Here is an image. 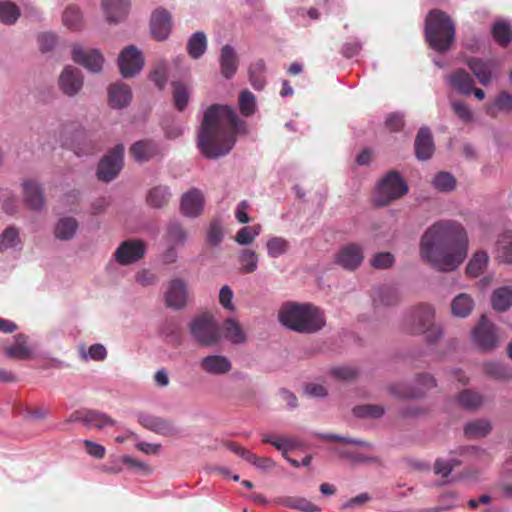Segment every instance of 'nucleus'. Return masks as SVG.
I'll return each instance as SVG.
<instances>
[{
  "mask_svg": "<svg viewBox=\"0 0 512 512\" xmlns=\"http://www.w3.org/2000/svg\"><path fill=\"white\" fill-rule=\"evenodd\" d=\"M63 23L71 30H79L83 26V19L80 10L76 6H68L63 13Z\"/></svg>",
  "mask_w": 512,
  "mask_h": 512,
  "instance_id": "obj_46",
  "label": "nucleus"
},
{
  "mask_svg": "<svg viewBox=\"0 0 512 512\" xmlns=\"http://www.w3.org/2000/svg\"><path fill=\"white\" fill-rule=\"evenodd\" d=\"M452 109L454 113L465 123H469L473 120V113L469 107L462 103L454 101L452 102Z\"/></svg>",
  "mask_w": 512,
  "mask_h": 512,
  "instance_id": "obj_63",
  "label": "nucleus"
},
{
  "mask_svg": "<svg viewBox=\"0 0 512 512\" xmlns=\"http://www.w3.org/2000/svg\"><path fill=\"white\" fill-rule=\"evenodd\" d=\"M434 314L430 305L420 304L405 315L403 329L412 335L425 334L430 343L437 342L443 333L441 327L434 324Z\"/></svg>",
  "mask_w": 512,
  "mask_h": 512,
  "instance_id": "obj_5",
  "label": "nucleus"
},
{
  "mask_svg": "<svg viewBox=\"0 0 512 512\" xmlns=\"http://www.w3.org/2000/svg\"><path fill=\"white\" fill-rule=\"evenodd\" d=\"M512 306V287L504 286L492 294V307L498 312H505Z\"/></svg>",
  "mask_w": 512,
  "mask_h": 512,
  "instance_id": "obj_32",
  "label": "nucleus"
},
{
  "mask_svg": "<svg viewBox=\"0 0 512 512\" xmlns=\"http://www.w3.org/2000/svg\"><path fill=\"white\" fill-rule=\"evenodd\" d=\"M256 99L252 92L244 90L239 95V108L243 115L250 116L256 110Z\"/></svg>",
  "mask_w": 512,
  "mask_h": 512,
  "instance_id": "obj_51",
  "label": "nucleus"
},
{
  "mask_svg": "<svg viewBox=\"0 0 512 512\" xmlns=\"http://www.w3.org/2000/svg\"><path fill=\"white\" fill-rule=\"evenodd\" d=\"M69 421L83 422L88 427L103 429L105 426H113L115 421L104 413L94 410L75 412L69 417Z\"/></svg>",
  "mask_w": 512,
  "mask_h": 512,
  "instance_id": "obj_18",
  "label": "nucleus"
},
{
  "mask_svg": "<svg viewBox=\"0 0 512 512\" xmlns=\"http://www.w3.org/2000/svg\"><path fill=\"white\" fill-rule=\"evenodd\" d=\"M483 402V395L470 389H465L457 395V403L466 410H476Z\"/></svg>",
  "mask_w": 512,
  "mask_h": 512,
  "instance_id": "obj_34",
  "label": "nucleus"
},
{
  "mask_svg": "<svg viewBox=\"0 0 512 512\" xmlns=\"http://www.w3.org/2000/svg\"><path fill=\"white\" fill-rule=\"evenodd\" d=\"M224 337L234 344H241L246 341V334L240 324L232 318L223 322Z\"/></svg>",
  "mask_w": 512,
  "mask_h": 512,
  "instance_id": "obj_36",
  "label": "nucleus"
},
{
  "mask_svg": "<svg viewBox=\"0 0 512 512\" xmlns=\"http://www.w3.org/2000/svg\"><path fill=\"white\" fill-rule=\"evenodd\" d=\"M236 112L223 105H212L204 113L198 136L201 152L211 159L228 154L243 126Z\"/></svg>",
  "mask_w": 512,
  "mask_h": 512,
  "instance_id": "obj_2",
  "label": "nucleus"
},
{
  "mask_svg": "<svg viewBox=\"0 0 512 512\" xmlns=\"http://www.w3.org/2000/svg\"><path fill=\"white\" fill-rule=\"evenodd\" d=\"M492 36L497 44L506 47L512 39V28L505 22H496L491 29Z\"/></svg>",
  "mask_w": 512,
  "mask_h": 512,
  "instance_id": "obj_43",
  "label": "nucleus"
},
{
  "mask_svg": "<svg viewBox=\"0 0 512 512\" xmlns=\"http://www.w3.org/2000/svg\"><path fill=\"white\" fill-rule=\"evenodd\" d=\"M394 262V256L389 252L376 253L371 259V265L376 269L390 268Z\"/></svg>",
  "mask_w": 512,
  "mask_h": 512,
  "instance_id": "obj_59",
  "label": "nucleus"
},
{
  "mask_svg": "<svg viewBox=\"0 0 512 512\" xmlns=\"http://www.w3.org/2000/svg\"><path fill=\"white\" fill-rule=\"evenodd\" d=\"M247 461L254 465L256 468L268 471L272 469L275 466V462L268 457H258L257 455L253 454L251 452L250 456L248 457Z\"/></svg>",
  "mask_w": 512,
  "mask_h": 512,
  "instance_id": "obj_62",
  "label": "nucleus"
},
{
  "mask_svg": "<svg viewBox=\"0 0 512 512\" xmlns=\"http://www.w3.org/2000/svg\"><path fill=\"white\" fill-rule=\"evenodd\" d=\"M492 430L491 423L486 419H476L468 422L464 427V433L468 438H482Z\"/></svg>",
  "mask_w": 512,
  "mask_h": 512,
  "instance_id": "obj_37",
  "label": "nucleus"
},
{
  "mask_svg": "<svg viewBox=\"0 0 512 512\" xmlns=\"http://www.w3.org/2000/svg\"><path fill=\"white\" fill-rule=\"evenodd\" d=\"M138 422L144 428L162 436L174 437L178 434L177 427L174 422L169 419L141 413L138 416Z\"/></svg>",
  "mask_w": 512,
  "mask_h": 512,
  "instance_id": "obj_13",
  "label": "nucleus"
},
{
  "mask_svg": "<svg viewBox=\"0 0 512 512\" xmlns=\"http://www.w3.org/2000/svg\"><path fill=\"white\" fill-rule=\"evenodd\" d=\"M372 300L375 308H385L396 305L400 300V296L397 288L380 286L373 290Z\"/></svg>",
  "mask_w": 512,
  "mask_h": 512,
  "instance_id": "obj_23",
  "label": "nucleus"
},
{
  "mask_svg": "<svg viewBox=\"0 0 512 512\" xmlns=\"http://www.w3.org/2000/svg\"><path fill=\"white\" fill-rule=\"evenodd\" d=\"M56 43L57 37L53 33H42L38 36V44L42 52L51 51Z\"/></svg>",
  "mask_w": 512,
  "mask_h": 512,
  "instance_id": "obj_64",
  "label": "nucleus"
},
{
  "mask_svg": "<svg viewBox=\"0 0 512 512\" xmlns=\"http://www.w3.org/2000/svg\"><path fill=\"white\" fill-rule=\"evenodd\" d=\"M407 192L408 187L402 176L396 171H390L379 183L374 202L378 206H387Z\"/></svg>",
  "mask_w": 512,
  "mask_h": 512,
  "instance_id": "obj_6",
  "label": "nucleus"
},
{
  "mask_svg": "<svg viewBox=\"0 0 512 512\" xmlns=\"http://www.w3.org/2000/svg\"><path fill=\"white\" fill-rule=\"evenodd\" d=\"M420 256L439 271L455 270L466 258L468 236L457 222L441 220L431 225L422 235Z\"/></svg>",
  "mask_w": 512,
  "mask_h": 512,
  "instance_id": "obj_1",
  "label": "nucleus"
},
{
  "mask_svg": "<svg viewBox=\"0 0 512 512\" xmlns=\"http://www.w3.org/2000/svg\"><path fill=\"white\" fill-rule=\"evenodd\" d=\"M146 248L147 246L142 240H126L115 251V259L121 265L135 263L143 258Z\"/></svg>",
  "mask_w": 512,
  "mask_h": 512,
  "instance_id": "obj_11",
  "label": "nucleus"
},
{
  "mask_svg": "<svg viewBox=\"0 0 512 512\" xmlns=\"http://www.w3.org/2000/svg\"><path fill=\"white\" fill-rule=\"evenodd\" d=\"M132 100V92L128 85L124 83H114L108 88V102L114 109H123L127 107Z\"/></svg>",
  "mask_w": 512,
  "mask_h": 512,
  "instance_id": "obj_19",
  "label": "nucleus"
},
{
  "mask_svg": "<svg viewBox=\"0 0 512 512\" xmlns=\"http://www.w3.org/2000/svg\"><path fill=\"white\" fill-rule=\"evenodd\" d=\"M58 83L65 95L73 97L83 87V76L77 68L66 66L59 76Z\"/></svg>",
  "mask_w": 512,
  "mask_h": 512,
  "instance_id": "obj_14",
  "label": "nucleus"
},
{
  "mask_svg": "<svg viewBox=\"0 0 512 512\" xmlns=\"http://www.w3.org/2000/svg\"><path fill=\"white\" fill-rule=\"evenodd\" d=\"M142 52L134 45L125 47L117 58V64H143Z\"/></svg>",
  "mask_w": 512,
  "mask_h": 512,
  "instance_id": "obj_45",
  "label": "nucleus"
},
{
  "mask_svg": "<svg viewBox=\"0 0 512 512\" xmlns=\"http://www.w3.org/2000/svg\"><path fill=\"white\" fill-rule=\"evenodd\" d=\"M149 78L155 83L159 90H162L167 83V71L165 66H157L150 72Z\"/></svg>",
  "mask_w": 512,
  "mask_h": 512,
  "instance_id": "obj_61",
  "label": "nucleus"
},
{
  "mask_svg": "<svg viewBox=\"0 0 512 512\" xmlns=\"http://www.w3.org/2000/svg\"><path fill=\"white\" fill-rule=\"evenodd\" d=\"M338 454L343 458L351 460L353 463H379V458L376 456H365L351 451H338Z\"/></svg>",
  "mask_w": 512,
  "mask_h": 512,
  "instance_id": "obj_60",
  "label": "nucleus"
},
{
  "mask_svg": "<svg viewBox=\"0 0 512 512\" xmlns=\"http://www.w3.org/2000/svg\"><path fill=\"white\" fill-rule=\"evenodd\" d=\"M200 367L211 375H225L232 369L231 361L223 355H208L202 358Z\"/></svg>",
  "mask_w": 512,
  "mask_h": 512,
  "instance_id": "obj_20",
  "label": "nucleus"
},
{
  "mask_svg": "<svg viewBox=\"0 0 512 512\" xmlns=\"http://www.w3.org/2000/svg\"><path fill=\"white\" fill-rule=\"evenodd\" d=\"M151 32L152 35L158 40L166 39L172 28V19L170 13L163 9H156L151 16Z\"/></svg>",
  "mask_w": 512,
  "mask_h": 512,
  "instance_id": "obj_16",
  "label": "nucleus"
},
{
  "mask_svg": "<svg viewBox=\"0 0 512 512\" xmlns=\"http://www.w3.org/2000/svg\"><path fill=\"white\" fill-rule=\"evenodd\" d=\"M484 372L496 380H508L512 378V370L497 362H487L483 365Z\"/></svg>",
  "mask_w": 512,
  "mask_h": 512,
  "instance_id": "obj_44",
  "label": "nucleus"
},
{
  "mask_svg": "<svg viewBox=\"0 0 512 512\" xmlns=\"http://www.w3.org/2000/svg\"><path fill=\"white\" fill-rule=\"evenodd\" d=\"M190 332L194 340L203 346H213L221 339L217 321L208 314L194 318L190 323Z\"/></svg>",
  "mask_w": 512,
  "mask_h": 512,
  "instance_id": "obj_7",
  "label": "nucleus"
},
{
  "mask_svg": "<svg viewBox=\"0 0 512 512\" xmlns=\"http://www.w3.org/2000/svg\"><path fill=\"white\" fill-rule=\"evenodd\" d=\"M204 207V197L202 192L197 188H192L186 192L181 198V212L187 217L199 216Z\"/></svg>",
  "mask_w": 512,
  "mask_h": 512,
  "instance_id": "obj_17",
  "label": "nucleus"
},
{
  "mask_svg": "<svg viewBox=\"0 0 512 512\" xmlns=\"http://www.w3.org/2000/svg\"><path fill=\"white\" fill-rule=\"evenodd\" d=\"M415 154L419 160H427L434 153V141L431 131L427 127H421L415 139Z\"/></svg>",
  "mask_w": 512,
  "mask_h": 512,
  "instance_id": "obj_21",
  "label": "nucleus"
},
{
  "mask_svg": "<svg viewBox=\"0 0 512 512\" xmlns=\"http://www.w3.org/2000/svg\"><path fill=\"white\" fill-rule=\"evenodd\" d=\"M385 412L381 405L365 404L353 408V413L359 418H379Z\"/></svg>",
  "mask_w": 512,
  "mask_h": 512,
  "instance_id": "obj_49",
  "label": "nucleus"
},
{
  "mask_svg": "<svg viewBox=\"0 0 512 512\" xmlns=\"http://www.w3.org/2000/svg\"><path fill=\"white\" fill-rule=\"evenodd\" d=\"M19 243V232L15 227L6 228L0 236V251L15 247Z\"/></svg>",
  "mask_w": 512,
  "mask_h": 512,
  "instance_id": "obj_52",
  "label": "nucleus"
},
{
  "mask_svg": "<svg viewBox=\"0 0 512 512\" xmlns=\"http://www.w3.org/2000/svg\"><path fill=\"white\" fill-rule=\"evenodd\" d=\"M258 254L250 249H243L238 255L242 273H253L258 267Z\"/></svg>",
  "mask_w": 512,
  "mask_h": 512,
  "instance_id": "obj_42",
  "label": "nucleus"
},
{
  "mask_svg": "<svg viewBox=\"0 0 512 512\" xmlns=\"http://www.w3.org/2000/svg\"><path fill=\"white\" fill-rule=\"evenodd\" d=\"M277 503L287 508L298 509L303 512L319 511L320 508L306 498L297 496H283L277 499Z\"/></svg>",
  "mask_w": 512,
  "mask_h": 512,
  "instance_id": "obj_31",
  "label": "nucleus"
},
{
  "mask_svg": "<svg viewBox=\"0 0 512 512\" xmlns=\"http://www.w3.org/2000/svg\"><path fill=\"white\" fill-rule=\"evenodd\" d=\"M267 252L270 257H279L285 254L289 248V243L286 239L282 237H273L268 240L267 244Z\"/></svg>",
  "mask_w": 512,
  "mask_h": 512,
  "instance_id": "obj_50",
  "label": "nucleus"
},
{
  "mask_svg": "<svg viewBox=\"0 0 512 512\" xmlns=\"http://www.w3.org/2000/svg\"><path fill=\"white\" fill-rule=\"evenodd\" d=\"M424 38L434 51L447 52L455 38V26L452 19L443 11H430L425 18Z\"/></svg>",
  "mask_w": 512,
  "mask_h": 512,
  "instance_id": "obj_4",
  "label": "nucleus"
},
{
  "mask_svg": "<svg viewBox=\"0 0 512 512\" xmlns=\"http://www.w3.org/2000/svg\"><path fill=\"white\" fill-rule=\"evenodd\" d=\"M489 256L485 251L476 252L466 267V273L469 276L477 277L482 274L487 267Z\"/></svg>",
  "mask_w": 512,
  "mask_h": 512,
  "instance_id": "obj_41",
  "label": "nucleus"
},
{
  "mask_svg": "<svg viewBox=\"0 0 512 512\" xmlns=\"http://www.w3.org/2000/svg\"><path fill=\"white\" fill-rule=\"evenodd\" d=\"M159 146L153 140H140L130 147V154L137 162H147L159 154Z\"/></svg>",
  "mask_w": 512,
  "mask_h": 512,
  "instance_id": "obj_22",
  "label": "nucleus"
},
{
  "mask_svg": "<svg viewBox=\"0 0 512 512\" xmlns=\"http://www.w3.org/2000/svg\"><path fill=\"white\" fill-rule=\"evenodd\" d=\"M474 307V301L470 295L461 293L451 303V311L454 316L467 317Z\"/></svg>",
  "mask_w": 512,
  "mask_h": 512,
  "instance_id": "obj_35",
  "label": "nucleus"
},
{
  "mask_svg": "<svg viewBox=\"0 0 512 512\" xmlns=\"http://www.w3.org/2000/svg\"><path fill=\"white\" fill-rule=\"evenodd\" d=\"M472 339L482 351H491L497 346L496 328L485 315L480 318L477 326L472 330Z\"/></svg>",
  "mask_w": 512,
  "mask_h": 512,
  "instance_id": "obj_10",
  "label": "nucleus"
},
{
  "mask_svg": "<svg viewBox=\"0 0 512 512\" xmlns=\"http://www.w3.org/2000/svg\"><path fill=\"white\" fill-rule=\"evenodd\" d=\"M173 100L175 107L182 111L185 109L188 103V92L186 87L181 83H173Z\"/></svg>",
  "mask_w": 512,
  "mask_h": 512,
  "instance_id": "obj_54",
  "label": "nucleus"
},
{
  "mask_svg": "<svg viewBox=\"0 0 512 512\" xmlns=\"http://www.w3.org/2000/svg\"><path fill=\"white\" fill-rule=\"evenodd\" d=\"M103 11L109 22L124 20L129 10V0H101Z\"/></svg>",
  "mask_w": 512,
  "mask_h": 512,
  "instance_id": "obj_24",
  "label": "nucleus"
},
{
  "mask_svg": "<svg viewBox=\"0 0 512 512\" xmlns=\"http://www.w3.org/2000/svg\"><path fill=\"white\" fill-rule=\"evenodd\" d=\"M417 387L405 383L394 384L389 388L392 395L399 398H421L426 390L435 386V379L429 374H420L416 378Z\"/></svg>",
  "mask_w": 512,
  "mask_h": 512,
  "instance_id": "obj_9",
  "label": "nucleus"
},
{
  "mask_svg": "<svg viewBox=\"0 0 512 512\" xmlns=\"http://www.w3.org/2000/svg\"><path fill=\"white\" fill-rule=\"evenodd\" d=\"M223 240V229L218 220H213L207 230V242L211 246H217Z\"/></svg>",
  "mask_w": 512,
  "mask_h": 512,
  "instance_id": "obj_55",
  "label": "nucleus"
},
{
  "mask_svg": "<svg viewBox=\"0 0 512 512\" xmlns=\"http://www.w3.org/2000/svg\"><path fill=\"white\" fill-rule=\"evenodd\" d=\"M330 375L341 381H350L357 377L358 371L348 366L334 367L330 370Z\"/></svg>",
  "mask_w": 512,
  "mask_h": 512,
  "instance_id": "obj_58",
  "label": "nucleus"
},
{
  "mask_svg": "<svg viewBox=\"0 0 512 512\" xmlns=\"http://www.w3.org/2000/svg\"><path fill=\"white\" fill-rule=\"evenodd\" d=\"M450 86L460 94L469 95L472 93L474 80L464 69H458L448 78Z\"/></svg>",
  "mask_w": 512,
  "mask_h": 512,
  "instance_id": "obj_27",
  "label": "nucleus"
},
{
  "mask_svg": "<svg viewBox=\"0 0 512 512\" xmlns=\"http://www.w3.org/2000/svg\"><path fill=\"white\" fill-rule=\"evenodd\" d=\"M280 323L298 333L311 334L325 325L323 312L309 303L286 302L278 314Z\"/></svg>",
  "mask_w": 512,
  "mask_h": 512,
  "instance_id": "obj_3",
  "label": "nucleus"
},
{
  "mask_svg": "<svg viewBox=\"0 0 512 512\" xmlns=\"http://www.w3.org/2000/svg\"><path fill=\"white\" fill-rule=\"evenodd\" d=\"M497 259L505 264H512V234L503 233L497 242Z\"/></svg>",
  "mask_w": 512,
  "mask_h": 512,
  "instance_id": "obj_40",
  "label": "nucleus"
},
{
  "mask_svg": "<svg viewBox=\"0 0 512 512\" xmlns=\"http://www.w3.org/2000/svg\"><path fill=\"white\" fill-rule=\"evenodd\" d=\"M207 38L203 32H195L187 42L188 54L193 59H199L206 51Z\"/></svg>",
  "mask_w": 512,
  "mask_h": 512,
  "instance_id": "obj_39",
  "label": "nucleus"
},
{
  "mask_svg": "<svg viewBox=\"0 0 512 512\" xmlns=\"http://www.w3.org/2000/svg\"><path fill=\"white\" fill-rule=\"evenodd\" d=\"M364 260L363 247L357 243L342 246L335 255V262L346 270L357 269Z\"/></svg>",
  "mask_w": 512,
  "mask_h": 512,
  "instance_id": "obj_12",
  "label": "nucleus"
},
{
  "mask_svg": "<svg viewBox=\"0 0 512 512\" xmlns=\"http://www.w3.org/2000/svg\"><path fill=\"white\" fill-rule=\"evenodd\" d=\"M14 345L5 348L4 353L8 358L24 360L32 357V350L27 346V336L18 334Z\"/></svg>",
  "mask_w": 512,
  "mask_h": 512,
  "instance_id": "obj_30",
  "label": "nucleus"
},
{
  "mask_svg": "<svg viewBox=\"0 0 512 512\" xmlns=\"http://www.w3.org/2000/svg\"><path fill=\"white\" fill-rule=\"evenodd\" d=\"M166 245L180 247L188 240V231L178 222H170L163 236Z\"/></svg>",
  "mask_w": 512,
  "mask_h": 512,
  "instance_id": "obj_28",
  "label": "nucleus"
},
{
  "mask_svg": "<svg viewBox=\"0 0 512 512\" xmlns=\"http://www.w3.org/2000/svg\"><path fill=\"white\" fill-rule=\"evenodd\" d=\"M20 16L19 8L12 2H0V21L4 24H14Z\"/></svg>",
  "mask_w": 512,
  "mask_h": 512,
  "instance_id": "obj_47",
  "label": "nucleus"
},
{
  "mask_svg": "<svg viewBox=\"0 0 512 512\" xmlns=\"http://www.w3.org/2000/svg\"><path fill=\"white\" fill-rule=\"evenodd\" d=\"M24 200L33 210H39L44 205L43 191L35 180H26L22 183Z\"/></svg>",
  "mask_w": 512,
  "mask_h": 512,
  "instance_id": "obj_25",
  "label": "nucleus"
},
{
  "mask_svg": "<svg viewBox=\"0 0 512 512\" xmlns=\"http://www.w3.org/2000/svg\"><path fill=\"white\" fill-rule=\"evenodd\" d=\"M486 112L491 117H497L499 112L512 113V94L507 91L500 92L486 107Z\"/></svg>",
  "mask_w": 512,
  "mask_h": 512,
  "instance_id": "obj_29",
  "label": "nucleus"
},
{
  "mask_svg": "<svg viewBox=\"0 0 512 512\" xmlns=\"http://www.w3.org/2000/svg\"><path fill=\"white\" fill-rule=\"evenodd\" d=\"M72 60L76 64H101L104 56L98 49H85L79 44H74L71 50Z\"/></svg>",
  "mask_w": 512,
  "mask_h": 512,
  "instance_id": "obj_26",
  "label": "nucleus"
},
{
  "mask_svg": "<svg viewBox=\"0 0 512 512\" xmlns=\"http://www.w3.org/2000/svg\"><path fill=\"white\" fill-rule=\"evenodd\" d=\"M124 146L118 144L100 161L97 176L104 182H110L119 174L123 166Z\"/></svg>",
  "mask_w": 512,
  "mask_h": 512,
  "instance_id": "obj_8",
  "label": "nucleus"
},
{
  "mask_svg": "<svg viewBox=\"0 0 512 512\" xmlns=\"http://www.w3.org/2000/svg\"><path fill=\"white\" fill-rule=\"evenodd\" d=\"M433 186L442 192H450L455 189L456 179L448 172L441 171L435 175Z\"/></svg>",
  "mask_w": 512,
  "mask_h": 512,
  "instance_id": "obj_48",
  "label": "nucleus"
},
{
  "mask_svg": "<svg viewBox=\"0 0 512 512\" xmlns=\"http://www.w3.org/2000/svg\"><path fill=\"white\" fill-rule=\"evenodd\" d=\"M264 443L273 445L277 450L282 451L286 448H296L297 443L292 438L281 437L274 439L271 435H264L262 437Z\"/></svg>",
  "mask_w": 512,
  "mask_h": 512,
  "instance_id": "obj_57",
  "label": "nucleus"
},
{
  "mask_svg": "<svg viewBox=\"0 0 512 512\" xmlns=\"http://www.w3.org/2000/svg\"><path fill=\"white\" fill-rule=\"evenodd\" d=\"M259 235V228L252 226H245L240 229L235 235V241L240 245H249Z\"/></svg>",
  "mask_w": 512,
  "mask_h": 512,
  "instance_id": "obj_53",
  "label": "nucleus"
},
{
  "mask_svg": "<svg viewBox=\"0 0 512 512\" xmlns=\"http://www.w3.org/2000/svg\"><path fill=\"white\" fill-rule=\"evenodd\" d=\"M249 80L252 87L256 90H262L265 86L264 66H250Z\"/></svg>",
  "mask_w": 512,
  "mask_h": 512,
  "instance_id": "obj_56",
  "label": "nucleus"
},
{
  "mask_svg": "<svg viewBox=\"0 0 512 512\" xmlns=\"http://www.w3.org/2000/svg\"><path fill=\"white\" fill-rule=\"evenodd\" d=\"M171 198V193L167 186H156L149 190L147 194V203L154 208L166 206Z\"/></svg>",
  "mask_w": 512,
  "mask_h": 512,
  "instance_id": "obj_38",
  "label": "nucleus"
},
{
  "mask_svg": "<svg viewBox=\"0 0 512 512\" xmlns=\"http://www.w3.org/2000/svg\"><path fill=\"white\" fill-rule=\"evenodd\" d=\"M78 222L72 217L59 219L54 228V235L59 240H70L75 235Z\"/></svg>",
  "mask_w": 512,
  "mask_h": 512,
  "instance_id": "obj_33",
  "label": "nucleus"
},
{
  "mask_svg": "<svg viewBox=\"0 0 512 512\" xmlns=\"http://www.w3.org/2000/svg\"><path fill=\"white\" fill-rule=\"evenodd\" d=\"M166 305L173 309H181L187 302V286L186 283L180 279L175 278L168 284L165 292Z\"/></svg>",
  "mask_w": 512,
  "mask_h": 512,
  "instance_id": "obj_15",
  "label": "nucleus"
}]
</instances>
